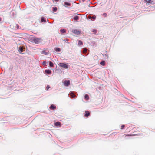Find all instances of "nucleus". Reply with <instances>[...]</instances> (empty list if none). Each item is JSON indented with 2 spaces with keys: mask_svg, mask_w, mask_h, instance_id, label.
<instances>
[{
  "mask_svg": "<svg viewBox=\"0 0 155 155\" xmlns=\"http://www.w3.org/2000/svg\"><path fill=\"white\" fill-rule=\"evenodd\" d=\"M49 64L50 66L51 67H54L53 63L51 61L49 62Z\"/></svg>",
  "mask_w": 155,
  "mask_h": 155,
  "instance_id": "nucleus-22",
  "label": "nucleus"
},
{
  "mask_svg": "<svg viewBox=\"0 0 155 155\" xmlns=\"http://www.w3.org/2000/svg\"><path fill=\"white\" fill-rule=\"evenodd\" d=\"M57 10V8L56 7L53 8V11L54 12H56Z\"/></svg>",
  "mask_w": 155,
  "mask_h": 155,
  "instance_id": "nucleus-26",
  "label": "nucleus"
},
{
  "mask_svg": "<svg viewBox=\"0 0 155 155\" xmlns=\"http://www.w3.org/2000/svg\"><path fill=\"white\" fill-rule=\"evenodd\" d=\"M93 32H94L95 33H96V32H97V31L93 29Z\"/></svg>",
  "mask_w": 155,
  "mask_h": 155,
  "instance_id": "nucleus-32",
  "label": "nucleus"
},
{
  "mask_svg": "<svg viewBox=\"0 0 155 155\" xmlns=\"http://www.w3.org/2000/svg\"><path fill=\"white\" fill-rule=\"evenodd\" d=\"M45 72L48 74H51V71L49 70H46L45 71Z\"/></svg>",
  "mask_w": 155,
  "mask_h": 155,
  "instance_id": "nucleus-8",
  "label": "nucleus"
},
{
  "mask_svg": "<svg viewBox=\"0 0 155 155\" xmlns=\"http://www.w3.org/2000/svg\"><path fill=\"white\" fill-rule=\"evenodd\" d=\"M72 32L77 35L80 34L81 33L80 32L79 30L77 29H74L72 30Z\"/></svg>",
  "mask_w": 155,
  "mask_h": 155,
  "instance_id": "nucleus-4",
  "label": "nucleus"
},
{
  "mask_svg": "<svg viewBox=\"0 0 155 155\" xmlns=\"http://www.w3.org/2000/svg\"><path fill=\"white\" fill-rule=\"evenodd\" d=\"M79 17L78 16H75L73 18L75 21H78L79 19Z\"/></svg>",
  "mask_w": 155,
  "mask_h": 155,
  "instance_id": "nucleus-17",
  "label": "nucleus"
},
{
  "mask_svg": "<svg viewBox=\"0 0 155 155\" xmlns=\"http://www.w3.org/2000/svg\"><path fill=\"white\" fill-rule=\"evenodd\" d=\"M83 44V42L82 41L79 40L78 41V45H82Z\"/></svg>",
  "mask_w": 155,
  "mask_h": 155,
  "instance_id": "nucleus-20",
  "label": "nucleus"
},
{
  "mask_svg": "<svg viewBox=\"0 0 155 155\" xmlns=\"http://www.w3.org/2000/svg\"><path fill=\"white\" fill-rule=\"evenodd\" d=\"M124 127H125L124 125H122L121 127V129H123Z\"/></svg>",
  "mask_w": 155,
  "mask_h": 155,
  "instance_id": "nucleus-30",
  "label": "nucleus"
},
{
  "mask_svg": "<svg viewBox=\"0 0 155 155\" xmlns=\"http://www.w3.org/2000/svg\"><path fill=\"white\" fill-rule=\"evenodd\" d=\"M90 114L89 112L88 111H85V114H84L85 117H88Z\"/></svg>",
  "mask_w": 155,
  "mask_h": 155,
  "instance_id": "nucleus-7",
  "label": "nucleus"
},
{
  "mask_svg": "<svg viewBox=\"0 0 155 155\" xmlns=\"http://www.w3.org/2000/svg\"><path fill=\"white\" fill-rule=\"evenodd\" d=\"M1 20H2V19H1V18H0V21H1Z\"/></svg>",
  "mask_w": 155,
  "mask_h": 155,
  "instance_id": "nucleus-35",
  "label": "nucleus"
},
{
  "mask_svg": "<svg viewBox=\"0 0 155 155\" xmlns=\"http://www.w3.org/2000/svg\"><path fill=\"white\" fill-rule=\"evenodd\" d=\"M41 22H45L46 20L43 17H42L41 18Z\"/></svg>",
  "mask_w": 155,
  "mask_h": 155,
  "instance_id": "nucleus-18",
  "label": "nucleus"
},
{
  "mask_svg": "<svg viewBox=\"0 0 155 155\" xmlns=\"http://www.w3.org/2000/svg\"><path fill=\"white\" fill-rule=\"evenodd\" d=\"M87 51V49L86 48H85L83 50V52L84 53H85Z\"/></svg>",
  "mask_w": 155,
  "mask_h": 155,
  "instance_id": "nucleus-27",
  "label": "nucleus"
},
{
  "mask_svg": "<svg viewBox=\"0 0 155 155\" xmlns=\"http://www.w3.org/2000/svg\"><path fill=\"white\" fill-rule=\"evenodd\" d=\"M60 124L61 123L59 122H57L54 123L55 125L56 126H60Z\"/></svg>",
  "mask_w": 155,
  "mask_h": 155,
  "instance_id": "nucleus-11",
  "label": "nucleus"
},
{
  "mask_svg": "<svg viewBox=\"0 0 155 155\" xmlns=\"http://www.w3.org/2000/svg\"><path fill=\"white\" fill-rule=\"evenodd\" d=\"M55 50L57 52H60L61 51V49H60V48H56L55 49Z\"/></svg>",
  "mask_w": 155,
  "mask_h": 155,
  "instance_id": "nucleus-25",
  "label": "nucleus"
},
{
  "mask_svg": "<svg viewBox=\"0 0 155 155\" xmlns=\"http://www.w3.org/2000/svg\"><path fill=\"white\" fill-rule=\"evenodd\" d=\"M58 65L61 67L64 68L65 69L68 68L69 66V65H67L66 64L63 63H59L58 64Z\"/></svg>",
  "mask_w": 155,
  "mask_h": 155,
  "instance_id": "nucleus-1",
  "label": "nucleus"
},
{
  "mask_svg": "<svg viewBox=\"0 0 155 155\" xmlns=\"http://www.w3.org/2000/svg\"><path fill=\"white\" fill-rule=\"evenodd\" d=\"M103 15L104 16V17H106L107 16V14L105 13H104L103 14Z\"/></svg>",
  "mask_w": 155,
  "mask_h": 155,
  "instance_id": "nucleus-28",
  "label": "nucleus"
},
{
  "mask_svg": "<svg viewBox=\"0 0 155 155\" xmlns=\"http://www.w3.org/2000/svg\"><path fill=\"white\" fill-rule=\"evenodd\" d=\"M12 25H11L10 26V27H11V28H12Z\"/></svg>",
  "mask_w": 155,
  "mask_h": 155,
  "instance_id": "nucleus-34",
  "label": "nucleus"
},
{
  "mask_svg": "<svg viewBox=\"0 0 155 155\" xmlns=\"http://www.w3.org/2000/svg\"><path fill=\"white\" fill-rule=\"evenodd\" d=\"M42 54H44L45 55H47L48 54V52H46L45 51H42Z\"/></svg>",
  "mask_w": 155,
  "mask_h": 155,
  "instance_id": "nucleus-24",
  "label": "nucleus"
},
{
  "mask_svg": "<svg viewBox=\"0 0 155 155\" xmlns=\"http://www.w3.org/2000/svg\"><path fill=\"white\" fill-rule=\"evenodd\" d=\"M71 5V3L68 2H65L64 3V5L65 6H70Z\"/></svg>",
  "mask_w": 155,
  "mask_h": 155,
  "instance_id": "nucleus-6",
  "label": "nucleus"
},
{
  "mask_svg": "<svg viewBox=\"0 0 155 155\" xmlns=\"http://www.w3.org/2000/svg\"><path fill=\"white\" fill-rule=\"evenodd\" d=\"M84 98L86 100H88L89 99V97L88 95L87 94L85 95L84 96Z\"/></svg>",
  "mask_w": 155,
  "mask_h": 155,
  "instance_id": "nucleus-21",
  "label": "nucleus"
},
{
  "mask_svg": "<svg viewBox=\"0 0 155 155\" xmlns=\"http://www.w3.org/2000/svg\"><path fill=\"white\" fill-rule=\"evenodd\" d=\"M33 41L36 44H38L42 41L41 39L39 38H35L33 39Z\"/></svg>",
  "mask_w": 155,
  "mask_h": 155,
  "instance_id": "nucleus-2",
  "label": "nucleus"
},
{
  "mask_svg": "<svg viewBox=\"0 0 155 155\" xmlns=\"http://www.w3.org/2000/svg\"><path fill=\"white\" fill-rule=\"evenodd\" d=\"M42 64L43 65H45L46 64V62L45 61H44Z\"/></svg>",
  "mask_w": 155,
  "mask_h": 155,
  "instance_id": "nucleus-29",
  "label": "nucleus"
},
{
  "mask_svg": "<svg viewBox=\"0 0 155 155\" xmlns=\"http://www.w3.org/2000/svg\"><path fill=\"white\" fill-rule=\"evenodd\" d=\"M136 135L135 134H128L127 135L124 134V136H125V139H127V138L126 137L127 136H134Z\"/></svg>",
  "mask_w": 155,
  "mask_h": 155,
  "instance_id": "nucleus-10",
  "label": "nucleus"
},
{
  "mask_svg": "<svg viewBox=\"0 0 155 155\" xmlns=\"http://www.w3.org/2000/svg\"><path fill=\"white\" fill-rule=\"evenodd\" d=\"M54 1L55 2H58V1H59V0H54Z\"/></svg>",
  "mask_w": 155,
  "mask_h": 155,
  "instance_id": "nucleus-33",
  "label": "nucleus"
},
{
  "mask_svg": "<svg viewBox=\"0 0 155 155\" xmlns=\"http://www.w3.org/2000/svg\"><path fill=\"white\" fill-rule=\"evenodd\" d=\"M70 95L73 98H74L76 96L74 94L73 92H71Z\"/></svg>",
  "mask_w": 155,
  "mask_h": 155,
  "instance_id": "nucleus-15",
  "label": "nucleus"
},
{
  "mask_svg": "<svg viewBox=\"0 0 155 155\" xmlns=\"http://www.w3.org/2000/svg\"><path fill=\"white\" fill-rule=\"evenodd\" d=\"M100 64L103 66H104L105 65V62L104 61H102L100 62Z\"/></svg>",
  "mask_w": 155,
  "mask_h": 155,
  "instance_id": "nucleus-19",
  "label": "nucleus"
},
{
  "mask_svg": "<svg viewBox=\"0 0 155 155\" xmlns=\"http://www.w3.org/2000/svg\"><path fill=\"white\" fill-rule=\"evenodd\" d=\"M16 80H15L14 81L15 82H16L15 81H16V83L17 84H19L20 82V80L19 79H18V78H16Z\"/></svg>",
  "mask_w": 155,
  "mask_h": 155,
  "instance_id": "nucleus-12",
  "label": "nucleus"
},
{
  "mask_svg": "<svg viewBox=\"0 0 155 155\" xmlns=\"http://www.w3.org/2000/svg\"><path fill=\"white\" fill-rule=\"evenodd\" d=\"M145 1L146 2L147 5H149V4L150 3H151V2H152L151 1V0H146Z\"/></svg>",
  "mask_w": 155,
  "mask_h": 155,
  "instance_id": "nucleus-14",
  "label": "nucleus"
},
{
  "mask_svg": "<svg viewBox=\"0 0 155 155\" xmlns=\"http://www.w3.org/2000/svg\"><path fill=\"white\" fill-rule=\"evenodd\" d=\"M13 26L15 27V29L16 28L17 29L19 28V25L18 24H13Z\"/></svg>",
  "mask_w": 155,
  "mask_h": 155,
  "instance_id": "nucleus-9",
  "label": "nucleus"
},
{
  "mask_svg": "<svg viewBox=\"0 0 155 155\" xmlns=\"http://www.w3.org/2000/svg\"><path fill=\"white\" fill-rule=\"evenodd\" d=\"M50 88V86L49 85H47L46 87L47 90H48V89Z\"/></svg>",
  "mask_w": 155,
  "mask_h": 155,
  "instance_id": "nucleus-31",
  "label": "nucleus"
},
{
  "mask_svg": "<svg viewBox=\"0 0 155 155\" xmlns=\"http://www.w3.org/2000/svg\"><path fill=\"white\" fill-rule=\"evenodd\" d=\"M56 108V106L53 104L51 105L49 107V108L51 110H54Z\"/></svg>",
  "mask_w": 155,
  "mask_h": 155,
  "instance_id": "nucleus-5",
  "label": "nucleus"
},
{
  "mask_svg": "<svg viewBox=\"0 0 155 155\" xmlns=\"http://www.w3.org/2000/svg\"><path fill=\"white\" fill-rule=\"evenodd\" d=\"M96 18V16L95 15H94L92 17H91V16H89L88 17V18H89V19L92 18L93 19H95Z\"/></svg>",
  "mask_w": 155,
  "mask_h": 155,
  "instance_id": "nucleus-16",
  "label": "nucleus"
},
{
  "mask_svg": "<svg viewBox=\"0 0 155 155\" xmlns=\"http://www.w3.org/2000/svg\"><path fill=\"white\" fill-rule=\"evenodd\" d=\"M70 81L69 80H65L64 82V85L66 86H68L70 84Z\"/></svg>",
  "mask_w": 155,
  "mask_h": 155,
  "instance_id": "nucleus-3",
  "label": "nucleus"
},
{
  "mask_svg": "<svg viewBox=\"0 0 155 155\" xmlns=\"http://www.w3.org/2000/svg\"><path fill=\"white\" fill-rule=\"evenodd\" d=\"M60 32L61 34H63V33H65L66 32V29H61L60 30Z\"/></svg>",
  "mask_w": 155,
  "mask_h": 155,
  "instance_id": "nucleus-13",
  "label": "nucleus"
},
{
  "mask_svg": "<svg viewBox=\"0 0 155 155\" xmlns=\"http://www.w3.org/2000/svg\"><path fill=\"white\" fill-rule=\"evenodd\" d=\"M19 50L21 52L23 51V48L22 47H19Z\"/></svg>",
  "mask_w": 155,
  "mask_h": 155,
  "instance_id": "nucleus-23",
  "label": "nucleus"
}]
</instances>
